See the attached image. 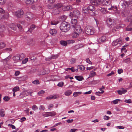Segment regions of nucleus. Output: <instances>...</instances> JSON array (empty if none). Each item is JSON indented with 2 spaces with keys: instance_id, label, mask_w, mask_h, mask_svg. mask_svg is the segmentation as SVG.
Here are the masks:
<instances>
[{
  "instance_id": "41",
  "label": "nucleus",
  "mask_w": 132,
  "mask_h": 132,
  "mask_svg": "<svg viewBox=\"0 0 132 132\" xmlns=\"http://www.w3.org/2000/svg\"><path fill=\"white\" fill-rule=\"evenodd\" d=\"M96 75V73L93 71L91 72L89 74V77H93Z\"/></svg>"
},
{
  "instance_id": "29",
  "label": "nucleus",
  "mask_w": 132,
  "mask_h": 132,
  "mask_svg": "<svg viewBox=\"0 0 132 132\" xmlns=\"http://www.w3.org/2000/svg\"><path fill=\"white\" fill-rule=\"evenodd\" d=\"M75 77L77 79V80L79 81H81L84 79L83 77L82 76H75Z\"/></svg>"
},
{
  "instance_id": "58",
  "label": "nucleus",
  "mask_w": 132,
  "mask_h": 132,
  "mask_svg": "<svg viewBox=\"0 0 132 132\" xmlns=\"http://www.w3.org/2000/svg\"><path fill=\"white\" fill-rule=\"evenodd\" d=\"M124 62H125L127 63H129L130 62V58H127V59L125 60H124Z\"/></svg>"
},
{
  "instance_id": "62",
  "label": "nucleus",
  "mask_w": 132,
  "mask_h": 132,
  "mask_svg": "<svg viewBox=\"0 0 132 132\" xmlns=\"http://www.w3.org/2000/svg\"><path fill=\"white\" fill-rule=\"evenodd\" d=\"M28 58H26L24 60L22 61V63L24 64L26 63L28 61Z\"/></svg>"
},
{
  "instance_id": "6",
  "label": "nucleus",
  "mask_w": 132,
  "mask_h": 132,
  "mask_svg": "<svg viewBox=\"0 0 132 132\" xmlns=\"http://www.w3.org/2000/svg\"><path fill=\"white\" fill-rule=\"evenodd\" d=\"M103 0H91V2L93 5L101 4L103 2Z\"/></svg>"
},
{
  "instance_id": "20",
  "label": "nucleus",
  "mask_w": 132,
  "mask_h": 132,
  "mask_svg": "<svg viewBox=\"0 0 132 132\" xmlns=\"http://www.w3.org/2000/svg\"><path fill=\"white\" fill-rule=\"evenodd\" d=\"M57 32V30L55 29H51L50 31V34L53 36H55Z\"/></svg>"
},
{
  "instance_id": "8",
  "label": "nucleus",
  "mask_w": 132,
  "mask_h": 132,
  "mask_svg": "<svg viewBox=\"0 0 132 132\" xmlns=\"http://www.w3.org/2000/svg\"><path fill=\"white\" fill-rule=\"evenodd\" d=\"M25 16L26 18L30 20L32 19L34 17L33 14L30 12H27L25 14Z\"/></svg>"
},
{
  "instance_id": "12",
  "label": "nucleus",
  "mask_w": 132,
  "mask_h": 132,
  "mask_svg": "<svg viewBox=\"0 0 132 132\" xmlns=\"http://www.w3.org/2000/svg\"><path fill=\"white\" fill-rule=\"evenodd\" d=\"M62 9L63 11H68L70 9H73V7L70 5L64 6H62Z\"/></svg>"
},
{
  "instance_id": "23",
  "label": "nucleus",
  "mask_w": 132,
  "mask_h": 132,
  "mask_svg": "<svg viewBox=\"0 0 132 132\" xmlns=\"http://www.w3.org/2000/svg\"><path fill=\"white\" fill-rule=\"evenodd\" d=\"M122 89L123 90H119L117 91V92L120 95H121L122 94H124L127 91L126 90L123 89V88Z\"/></svg>"
},
{
  "instance_id": "55",
  "label": "nucleus",
  "mask_w": 132,
  "mask_h": 132,
  "mask_svg": "<svg viewBox=\"0 0 132 132\" xmlns=\"http://www.w3.org/2000/svg\"><path fill=\"white\" fill-rule=\"evenodd\" d=\"M67 42V44H70L74 43H75V41L73 40H68Z\"/></svg>"
},
{
  "instance_id": "9",
  "label": "nucleus",
  "mask_w": 132,
  "mask_h": 132,
  "mask_svg": "<svg viewBox=\"0 0 132 132\" xmlns=\"http://www.w3.org/2000/svg\"><path fill=\"white\" fill-rule=\"evenodd\" d=\"M75 31L79 34L82 32V30L80 27L79 26H76L75 28Z\"/></svg>"
},
{
  "instance_id": "59",
  "label": "nucleus",
  "mask_w": 132,
  "mask_h": 132,
  "mask_svg": "<svg viewBox=\"0 0 132 132\" xmlns=\"http://www.w3.org/2000/svg\"><path fill=\"white\" fill-rule=\"evenodd\" d=\"M58 56L57 55H52L51 57L52 59H54L57 58L58 57Z\"/></svg>"
},
{
  "instance_id": "7",
  "label": "nucleus",
  "mask_w": 132,
  "mask_h": 132,
  "mask_svg": "<svg viewBox=\"0 0 132 132\" xmlns=\"http://www.w3.org/2000/svg\"><path fill=\"white\" fill-rule=\"evenodd\" d=\"M122 39L121 38H119L114 41L112 43V45L113 46L117 45L118 44H120L122 42Z\"/></svg>"
},
{
  "instance_id": "18",
  "label": "nucleus",
  "mask_w": 132,
  "mask_h": 132,
  "mask_svg": "<svg viewBox=\"0 0 132 132\" xmlns=\"http://www.w3.org/2000/svg\"><path fill=\"white\" fill-rule=\"evenodd\" d=\"M37 1V0H24V2L26 4H31L36 2Z\"/></svg>"
},
{
  "instance_id": "36",
  "label": "nucleus",
  "mask_w": 132,
  "mask_h": 132,
  "mask_svg": "<svg viewBox=\"0 0 132 132\" xmlns=\"http://www.w3.org/2000/svg\"><path fill=\"white\" fill-rule=\"evenodd\" d=\"M126 30L128 31H130L132 30V25L130 24L126 28Z\"/></svg>"
},
{
  "instance_id": "40",
  "label": "nucleus",
  "mask_w": 132,
  "mask_h": 132,
  "mask_svg": "<svg viewBox=\"0 0 132 132\" xmlns=\"http://www.w3.org/2000/svg\"><path fill=\"white\" fill-rule=\"evenodd\" d=\"M5 44L3 42L0 43V48H2L5 47Z\"/></svg>"
},
{
  "instance_id": "22",
  "label": "nucleus",
  "mask_w": 132,
  "mask_h": 132,
  "mask_svg": "<svg viewBox=\"0 0 132 132\" xmlns=\"http://www.w3.org/2000/svg\"><path fill=\"white\" fill-rule=\"evenodd\" d=\"M35 41L32 38L29 39L28 41V44L30 45H32L35 44Z\"/></svg>"
},
{
  "instance_id": "31",
  "label": "nucleus",
  "mask_w": 132,
  "mask_h": 132,
  "mask_svg": "<svg viewBox=\"0 0 132 132\" xmlns=\"http://www.w3.org/2000/svg\"><path fill=\"white\" fill-rule=\"evenodd\" d=\"M79 34L75 31L72 35V37L73 38H76L78 37Z\"/></svg>"
},
{
  "instance_id": "61",
  "label": "nucleus",
  "mask_w": 132,
  "mask_h": 132,
  "mask_svg": "<svg viewBox=\"0 0 132 132\" xmlns=\"http://www.w3.org/2000/svg\"><path fill=\"white\" fill-rule=\"evenodd\" d=\"M76 61V59H72L70 61V62L71 64H73L75 63Z\"/></svg>"
},
{
  "instance_id": "33",
  "label": "nucleus",
  "mask_w": 132,
  "mask_h": 132,
  "mask_svg": "<svg viewBox=\"0 0 132 132\" xmlns=\"http://www.w3.org/2000/svg\"><path fill=\"white\" fill-rule=\"evenodd\" d=\"M49 117L51 116L52 117L53 116H55L56 115V113L54 111H52L51 112H48Z\"/></svg>"
},
{
  "instance_id": "15",
  "label": "nucleus",
  "mask_w": 132,
  "mask_h": 132,
  "mask_svg": "<svg viewBox=\"0 0 132 132\" xmlns=\"http://www.w3.org/2000/svg\"><path fill=\"white\" fill-rule=\"evenodd\" d=\"M113 21L110 18H108L106 20V23L108 26L110 27L112 26L113 24Z\"/></svg>"
},
{
  "instance_id": "19",
  "label": "nucleus",
  "mask_w": 132,
  "mask_h": 132,
  "mask_svg": "<svg viewBox=\"0 0 132 132\" xmlns=\"http://www.w3.org/2000/svg\"><path fill=\"white\" fill-rule=\"evenodd\" d=\"M88 11V12L91 11L93 13L92 15H93L94 14V13L93 12V11L94 10V7L92 5H89L87 7Z\"/></svg>"
},
{
  "instance_id": "21",
  "label": "nucleus",
  "mask_w": 132,
  "mask_h": 132,
  "mask_svg": "<svg viewBox=\"0 0 132 132\" xmlns=\"http://www.w3.org/2000/svg\"><path fill=\"white\" fill-rule=\"evenodd\" d=\"M97 10L99 11H100L103 14H105L106 13V11L105 9L104 8H102L101 7H99L98 8Z\"/></svg>"
},
{
  "instance_id": "57",
  "label": "nucleus",
  "mask_w": 132,
  "mask_h": 132,
  "mask_svg": "<svg viewBox=\"0 0 132 132\" xmlns=\"http://www.w3.org/2000/svg\"><path fill=\"white\" fill-rule=\"evenodd\" d=\"M124 102L126 103H131L132 102V101L130 99H129L128 100H125Z\"/></svg>"
},
{
  "instance_id": "53",
  "label": "nucleus",
  "mask_w": 132,
  "mask_h": 132,
  "mask_svg": "<svg viewBox=\"0 0 132 132\" xmlns=\"http://www.w3.org/2000/svg\"><path fill=\"white\" fill-rule=\"evenodd\" d=\"M11 55H9L7 58L4 60V62L5 61L6 62H7L8 61L11 59Z\"/></svg>"
},
{
  "instance_id": "42",
  "label": "nucleus",
  "mask_w": 132,
  "mask_h": 132,
  "mask_svg": "<svg viewBox=\"0 0 132 132\" xmlns=\"http://www.w3.org/2000/svg\"><path fill=\"white\" fill-rule=\"evenodd\" d=\"M121 101V100L120 99H116L115 100H114L112 101L111 102V103H113L114 104H116L118 103L119 101Z\"/></svg>"
},
{
  "instance_id": "46",
  "label": "nucleus",
  "mask_w": 132,
  "mask_h": 132,
  "mask_svg": "<svg viewBox=\"0 0 132 132\" xmlns=\"http://www.w3.org/2000/svg\"><path fill=\"white\" fill-rule=\"evenodd\" d=\"M19 90V87L18 86H16L14 87L13 89V92H15Z\"/></svg>"
},
{
  "instance_id": "5",
  "label": "nucleus",
  "mask_w": 132,
  "mask_h": 132,
  "mask_svg": "<svg viewBox=\"0 0 132 132\" xmlns=\"http://www.w3.org/2000/svg\"><path fill=\"white\" fill-rule=\"evenodd\" d=\"M24 13L23 11L22 10H19L16 12L15 15L18 18H20L23 16Z\"/></svg>"
},
{
  "instance_id": "50",
  "label": "nucleus",
  "mask_w": 132,
  "mask_h": 132,
  "mask_svg": "<svg viewBox=\"0 0 132 132\" xmlns=\"http://www.w3.org/2000/svg\"><path fill=\"white\" fill-rule=\"evenodd\" d=\"M5 30V28L4 26H2L0 27V32H2Z\"/></svg>"
},
{
  "instance_id": "17",
  "label": "nucleus",
  "mask_w": 132,
  "mask_h": 132,
  "mask_svg": "<svg viewBox=\"0 0 132 132\" xmlns=\"http://www.w3.org/2000/svg\"><path fill=\"white\" fill-rule=\"evenodd\" d=\"M129 3L128 1H120V4L123 7L125 8L126 5H128Z\"/></svg>"
},
{
  "instance_id": "64",
  "label": "nucleus",
  "mask_w": 132,
  "mask_h": 132,
  "mask_svg": "<svg viewBox=\"0 0 132 132\" xmlns=\"http://www.w3.org/2000/svg\"><path fill=\"white\" fill-rule=\"evenodd\" d=\"M110 117L109 116H104L103 117V119L105 120H108L110 119Z\"/></svg>"
},
{
  "instance_id": "49",
  "label": "nucleus",
  "mask_w": 132,
  "mask_h": 132,
  "mask_svg": "<svg viewBox=\"0 0 132 132\" xmlns=\"http://www.w3.org/2000/svg\"><path fill=\"white\" fill-rule=\"evenodd\" d=\"M62 5L61 4H57L55 6V7L57 9H59L62 7Z\"/></svg>"
},
{
  "instance_id": "25",
  "label": "nucleus",
  "mask_w": 132,
  "mask_h": 132,
  "mask_svg": "<svg viewBox=\"0 0 132 132\" xmlns=\"http://www.w3.org/2000/svg\"><path fill=\"white\" fill-rule=\"evenodd\" d=\"M13 5L11 3H9L8 4L7 10L8 11H10L13 9Z\"/></svg>"
},
{
  "instance_id": "4",
  "label": "nucleus",
  "mask_w": 132,
  "mask_h": 132,
  "mask_svg": "<svg viewBox=\"0 0 132 132\" xmlns=\"http://www.w3.org/2000/svg\"><path fill=\"white\" fill-rule=\"evenodd\" d=\"M80 14V11L77 10H75L73 12H70V16H74L76 18H78Z\"/></svg>"
},
{
  "instance_id": "56",
  "label": "nucleus",
  "mask_w": 132,
  "mask_h": 132,
  "mask_svg": "<svg viewBox=\"0 0 132 132\" xmlns=\"http://www.w3.org/2000/svg\"><path fill=\"white\" fill-rule=\"evenodd\" d=\"M10 99V97L8 96H5L3 98V100L6 101H8Z\"/></svg>"
},
{
  "instance_id": "54",
  "label": "nucleus",
  "mask_w": 132,
  "mask_h": 132,
  "mask_svg": "<svg viewBox=\"0 0 132 132\" xmlns=\"http://www.w3.org/2000/svg\"><path fill=\"white\" fill-rule=\"evenodd\" d=\"M39 109L40 110H42L44 111L45 109V108L43 105H41L40 106Z\"/></svg>"
},
{
  "instance_id": "51",
  "label": "nucleus",
  "mask_w": 132,
  "mask_h": 132,
  "mask_svg": "<svg viewBox=\"0 0 132 132\" xmlns=\"http://www.w3.org/2000/svg\"><path fill=\"white\" fill-rule=\"evenodd\" d=\"M6 2V0H0V5L4 4Z\"/></svg>"
},
{
  "instance_id": "3",
  "label": "nucleus",
  "mask_w": 132,
  "mask_h": 132,
  "mask_svg": "<svg viewBox=\"0 0 132 132\" xmlns=\"http://www.w3.org/2000/svg\"><path fill=\"white\" fill-rule=\"evenodd\" d=\"M24 57V55L22 54L20 55H17L14 56L13 57V59L14 61V62H17L20 61Z\"/></svg>"
},
{
  "instance_id": "26",
  "label": "nucleus",
  "mask_w": 132,
  "mask_h": 132,
  "mask_svg": "<svg viewBox=\"0 0 132 132\" xmlns=\"http://www.w3.org/2000/svg\"><path fill=\"white\" fill-rule=\"evenodd\" d=\"M60 44L62 46H66L67 45V42L66 41L62 40L60 42Z\"/></svg>"
},
{
  "instance_id": "14",
  "label": "nucleus",
  "mask_w": 132,
  "mask_h": 132,
  "mask_svg": "<svg viewBox=\"0 0 132 132\" xmlns=\"http://www.w3.org/2000/svg\"><path fill=\"white\" fill-rule=\"evenodd\" d=\"M71 25L73 27L75 28L77 25V20L76 19H72L71 20Z\"/></svg>"
},
{
  "instance_id": "35",
  "label": "nucleus",
  "mask_w": 132,
  "mask_h": 132,
  "mask_svg": "<svg viewBox=\"0 0 132 132\" xmlns=\"http://www.w3.org/2000/svg\"><path fill=\"white\" fill-rule=\"evenodd\" d=\"M81 93L82 92H75L73 93V96H74V97H76L78 96L79 95L81 94Z\"/></svg>"
},
{
  "instance_id": "32",
  "label": "nucleus",
  "mask_w": 132,
  "mask_h": 132,
  "mask_svg": "<svg viewBox=\"0 0 132 132\" xmlns=\"http://www.w3.org/2000/svg\"><path fill=\"white\" fill-rule=\"evenodd\" d=\"M132 19V16L131 15H129L127 18L126 19V21L129 22L131 21Z\"/></svg>"
},
{
  "instance_id": "37",
  "label": "nucleus",
  "mask_w": 132,
  "mask_h": 132,
  "mask_svg": "<svg viewBox=\"0 0 132 132\" xmlns=\"http://www.w3.org/2000/svg\"><path fill=\"white\" fill-rule=\"evenodd\" d=\"M35 28V26L34 25H31L30 27V29H28V31L31 32Z\"/></svg>"
},
{
  "instance_id": "27",
  "label": "nucleus",
  "mask_w": 132,
  "mask_h": 132,
  "mask_svg": "<svg viewBox=\"0 0 132 132\" xmlns=\"http://www.w3.org/2000/svg\"><path fill=\"white\" fill-rule=\"evenodd\" d=\"M49 70L48 69H43L42 71V72L41 73L42 75H44L48 73L49 72Z\"/></svg>"
},
{
  "instance_id": "16",
  "label": "nucleus",
  "mask_w": 132,
  "mask_h": 132,
  "mask_svg": "<svg viewBox=\"0 0 132 132\" xmlns=\"http://www.w3.org/2000/svg\"><path fill=\"white\" fill-rule=\"evenodd\" d=\"M106 39V38L105 36H103L98 39V42L99 43H102L105 41Z\"/></svg>"
},
{
  "instance_id": "39",
  "label": "nucleus",
  "mask_w": 132,
  "mask_h": 132,
  "mask_svg": "<svg viewBox=\"0 0 132 132\" xmlns=\"http://www.w3.org/2000/svg\"><path fill=\"white\" fill-rule=\"evenodd\" d=\"M42 115L44 117H49L48 112H44L42 113Z\"/></svg>"
},
{
  "instance_id": "30",
  "label": "nucleus",
  "mask_w": 132,
  "mask_h": 132,
  "mask_svg": "<svg viewBox=\"0 0 132 132\" xmlns=\"http://www.w3.org/2000/svg\"><path fill=\"white\" fill-rule=\"evenodd\" d=\"M72 93V91L70 90H67L64 92V94L66 96H69Z\"/></svg>"
},
{
  "instance_id": "34",
  "label": "nucleus",
  "mask_w": 132,
  "mask_h": 132,
  "mask_svg": "<svg viewBox=\"0 0 132 132\" xmlns=\"http://www.w3.org/2000/svg\"><path fill=\"white\" fill-rule=\"evenodd\" d=\"M82 11L85 13H89L87 7H84L82 8Z\"/></svg>"
},
{
  "instance_id": "48",
  "label": "nucleus",
  "mask_w": 132,
  "mask_h": 132,
  "mask_svg": "<svg viewBox=\"0 0 132 132\" xmlns=\"http://www.w3.org/2000/svg\"><path fill=\"white\" fill-rule=\"evenodd\" d=\"M64 85V83L61 81L59 82L57 85V86L59 87H62Z\"/></svg>"
},
{
  "instance_id": "43",
  "label": "nucleus",
  "mask_w": 132,
  "mask_h": 132,
  "mask_svg": "<svg viewBox=\"0 0 132 132\" xmlns=\"http://www.w3.org/2000/svg\"><path fill=\"white\" fill-rule=\"evenodd\" d=\"M5 116L4 112L3 110H0V116L2 117H4Z\"/></svg>"
},
{
  "instance_id": "13",
  "label": "nucleus",
  "mask_w": 132,
  "mask_h": 132,
  "mask_svg": "<svg viewBox=\"0 0 132 132\" xmlns=\"http://www.w3.org/2000/svg\"><path fill=\"white\" fill-rule=\"evenodd\" d=\"M33 92V91L32 90L30 89L25 91L24 92V95L25 96H26L30 95L31 96H32L31 94Z\"/></svg>"
},
{
  "instance_id": "45",
  "label": "nucleus",
  "mask_w": 132,
  "mask_h": 132,
  "mask_svg": "<svg viewBox=\"0 0 132 132\" xmlns=\"http://www.w3.org/2000/svg\"><path fill=\"white\" fill-rule=\"evenodd\" d=\"M104 91L103 90H102L101 92H96L95 93V94L97 95H98V96H100V95L103 94L104 92Z\"/></svg>"
},
{
  "instance_id": "2",
  "label": "nucleus",
  "mask_w": 132,
  "mask_h": 132,
  "mask_svg": "<svg viewBox=\"0 0 132 132\" xmlns=\"http://www.w3.org/2000/svg\"><path fill=\"white\" fill-rule=\"evenodd\" d=\"M86 33L88 35H92L95 32L94 28L89 26H87L85 28Z\"/></svg>"
},
{
  "instance_id": "52",
  "label": "nucleus",
  "mask_w": 132,
  "mask_h": 132,
  "mask_svg": "<svg viewBox=\"0 0 132 132\" xmlns=\"http://www.w3.org/2000/svg\"><path fill=\"white\" fill-rule=\"evenodd\" d=\"M54 106V105L52 104H50L48 106V109L49 110H51V108H53Z\"/></svg>"
},
{
  "instance_id": "28",
  "label": "nucleus",
  "mask_w": 132,
  "mask_h": 132,
  "mask_svg": "<svg viewBox=\"0 0 132 132\" xmlns=\"http://www.w3.org/2000/svg\"><path fill=\"white\" fill-rule=\"evenodd\" d=\"M10 27L14 30H16V26L14 24L12 23L9 26Z\"/></svg>"
},
{
  "instance_id": "38",
  "label": "nucleus",
  "mask_w": 132,
  "mask_h": 132,
  "mask_svg": "<svg viewBox=\"0 0 132 132\" xmlns=\"http://www.w3.org/2000/svg\"><path fill=\"white\" fill-rule=\"evenodd\" d=\"M32 83L34 85H38L40 84V82L39 80H35L33 81Z\"/></svg>"
},
{
  "instance_id": "24",
  "label": "nucleus",
  "mask_w": 132,
  "mask_h": 132,
  "mask_svg": "<svg viewBox=\"0 0 132 132\" xmlns=\"http://www.w3.org/2000/svg\"><path fill=\"white\" fill-rule=\"evenodd\" d=\"M9 16V13L6 12V14L4 15L1 18V19H8Z\"/></svg>"
},
{
  "instance_id": "47",
  "label": "nucleus",
  "mask_w": 132,
  "mask_h": 132,
  "mask_svg": "<svg viewBox=\"0 0 132 132\" xmlns=\"http://www.w3.org/2000/svg\"><path fill=\"white\" fill-rule=\"evenodd\" d=\"M59 22L56 21H51V23L52 25H55L57 24Z\"/></svg>"
},
{
  "instance_id": "44",
  "label": "nucleus",
  "mask_w": 132,
  "mask_h": 132,
  "mask_svg": "<svg viewBox=\"0 0 132 132\" xmlns=\"http://www.w3.org/2000/svg\"><path fill=\"white\" fill-rule=\"evenodd\" d=\"M32 109L33 110L36 111L38 110V108L36 105H34L32 106Z\"/></svg>"
},
{
  "instance_id": "11",
  "label": "nucleus",
  "mask_w": 132,
  "mask_h": 132,
  "mask_svg": "<svg viewBox=\"0 0 132 132\" xmlns=\"http://www.w3.org/2000/svg\"><path fill=\"white\" fill-rule=\"evenodd\" d=\"M58 95H50L46 98L47 100H49L52 99H57L58 97Z\"/></svg>"
},
{
  "instance_id": "1",
  "label": "nucleus",
  "mask_w": 132,
  "mask_h": 132,
  "mask_svg": "<svg viewBox=\"0 0 132 132\" xmlns=\"http://www.w3.org/2000/svg\"><path fill=\"white\" fill-rule=\"evenodd\" d=\"M70 24L66 22H64L61 24L60 28L62 31L66 32L70 29Z\"/></svg>"
},
{
  "instance_id": "10",
  "label": "nucleus",
  "mask_w": 132,
  "mask_h": 132,
  "mask_svg": "<svg viewBox=\"0 0 132 132\" xmlns=\"http://www.w3.org/2000/svg\"><path fill=\"white\" fill-rule=\"evenodd\" d=\"M125 26V25L123 24H120L119 25H116L115 26L112 30L113 32H114L116 31V29H118L119 28L123 27Z\"/></svg>"
},
{
  "instance_id": "60",
  "label": "nucleus",
  "mask_w": 132,
  "mask_h": 132,
  "mask_svg": "<svg viewBox=\"0 0 132 132\" xmlns=\"http://www.w3.org/2000/svg\"><path fill=\"white\" fill-rule=\"evenodd\" d=\"M45 93L44 91L42 90L39 91L38 93V95H41L44 94Z\"/></svg>"
},
{
  "instance_id": "63",
  "label": "nucleus",
  "mask_w": 132,
  "mask_h": 132,
  "mask_svg": "<svg viewBox=\"0 0 132 132\" xmlns=\"http://www.w3.org/2000/svg\"><path fill=\"white\" fill-rule=\"evenodd\" d=\"M105 4L106 5H110L111 4V2L110 1H105Z\"/></svg>"
}]
</instances>
